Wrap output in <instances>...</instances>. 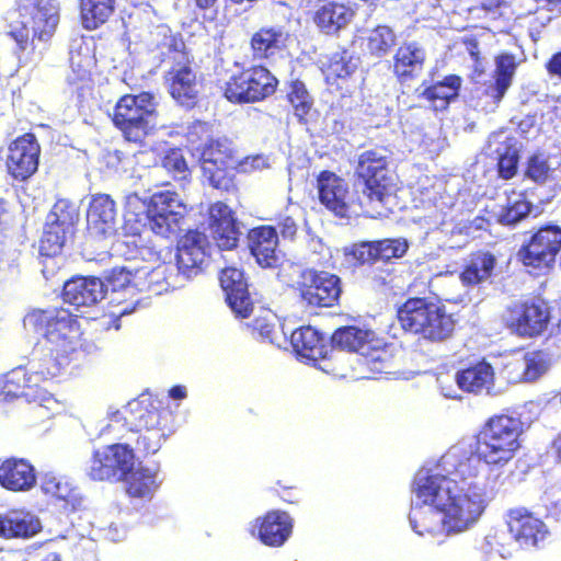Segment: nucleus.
Segmentation results:
<instances>
[{"instance_id":"nucleus-39","label":"nucleus","mask_w":561,"mask_h":561,"mask_svg":"<svg viewBox=\"0 0 561 561\" xmlns=\"http://www.w3.org/2000/svg\"><path fill=\"white\" fill-rule=\"evenodd\" d=\"M247 68L253 104L263 102L276 93L279 80L266 66L253 64Z\"/></svg>"},{"instance_id":"nucleus-15","label":"nucleus","mask_w":561,"mask_h":561,"mask_svg":"<svg viewBox=\"0 0 561 561\" xmlns=\"http://www.w3.org/2000/svg\"><path fill=\"white\" fill-rule=\"evenodd\" d=\"M135 461V451L128 444H111L93 451L88 476L93 481L119 482Z\"/></svg>"},{"instance_id":"nucleus-46","label":"nucleus","mask_w":561,"mask_h":561,"mask_svg":"<svg viewBox=\"0 0 561 561\" xmlns=\"http://www.w3.org/2000/svg\"><path fill=\"white\" fill-rule=\"evenodd\" d=\"M41 489L55 501L69 503L76 497L75 489L71 484L65 478L53 473H46L42 478Z\"/></svg>"},{"instance_id":"nucleus-24","label":"nucleus","mask_w":561,"mask_h":561,"mask_svg":"<svg viewBox=\"0 0 561 561\" xmlns=\"http://www.w3.org/2000/svg\"><path fill=\"white\" fill-rule=\"evenodd\" d=\"M209 242L207 236L197 230L190 229L179 241L176 252V268L184 277L197 275L208 256Z\"/></svg>"},{"instance_id":"nucleus-32","label":"nucleus","mask_w":561,"mask_h":561,"mask_svg":"<svg viewBox=\"0 0 561 561\" xmlns=\"http://www.w3.org/2000/svg\"><path fill=\"white\" fill-rule=\"evenodd\" d=\"M42 530L37 516L23 510H9L0 514V538L28 539Z\"/></svg>"},{"instance_id":"nucleus-8","label":"nucleus","mask_w":561,"mask_h":561,"mask_svg":"<svg viewBox=\"0 0 561 561\" xmlns=\"http://www.w3.org/2000/svg\"><path fill=\"white\" fill-rule=\"evenodd\" d=\"M158 116V103L153 93L142 91L122 95L113 107L111 119L125 141L144 146L146 139L157 129Z\"/></svg>"},{"instance_id":"nucleus-60","label":"nucleus","mask_w":561,"mask_h":561,"mask_svg":"<svg viewBox=\"0 0 561 561\" xmlns=\"http://www.w3.org/2000/svg\"><path fill=\"white\" fill-rule=\"evenodd\" d=\"M443 389L446 390V391H443V396L445 398L462 400L463 394H466V393L478 394L482 388L466 387V388H457V390H455L454 388H443Z\"/></svg>"},{"instance_id":"nucleus-58","label":"nucleus","mask_w":561,"mask_h":561,"mask_svg":"<svg viewBox=\"0 0 561 561\" xmlns=\"http://www.w3.org/2000/svg\"><path fill=\"white\" fill-rule=\"evenodd\" d=\"M465 44H466V47L468 49V53H469L471 59L476 64L474 72L478 73L479 76H481L484 72V70H483V68H480L482 58H481V53L479 49L478 41L476 38H469L465 42Z\"/></svg>"},{"instance_id":"nucleus-36","label":"nucleus","mask_w":561,"mask_h":561,"mask_svg":"<svg viewBox=\"0 0 561 561\" xmlns=\"http://www.w3.org/2000/svg\"><path fill=\"white\" fill-rule=\"evenodd\" d=\"M83 30L95 31L106 24L116 11V0H78Z\"/></svg>"},{"instance_id":"nucleus-57","label":"nucleus","mask_w":561,"mask_h":561,"mask_svg":"<svg viewBox=\"0 0 561 561\" xmlns=\"http://www.w3.org/2000/svg\"><path fill=\"white\" fill-rule=\"evenodd\" d=\"M277 228L280 231V234L284 239L293 240L298 231V227L295 222V220L289 217H283L277 221Z\"/></svg>"},{"instance_id":"nucleus-3","label":"nucleus","mask_w":561,"mask_h":561,"mask_svg":"<svg viewBox=\"0 0 561 561\" xmlns=\"http://www.w3.org/2000/svg\"><path fill=\"white\" fill-rule=\"evenodd\" d=\"M124 420L138 433L137 448L150 455L156 454L172 433L174 415L161 399L146 389L127 403Z\"/></svg>"},{"instance_id":"nucleus-10","label":"nucleus","mask_w":561,"mask_h":561,"mask_svg":"<svg viewBox=\"0 0 561 561\" xmlns=\"http://www.w3.org/2000/svg\"><path fill=\"white\" fill-rule=\"evenodd\" d=\"M79 222L78 207L67 198H59L53 205L39 239V254L55 257L61 254L68 242L75 238Z\"/></svg>"},{"instance_id":"nucleus-13","label":"nucleus","mask_w":561,"mask_h":561,"mask_svg":"<svg viewBox=\"0 0 561 561\" xmlns=\"http://www.w3.org/2000/svg\"><path fill=\"white\" fill-rule=\"evenodd\" d=\"M561 251V227L547 222L530 232L517 252L523 265L536 270H549Z\"/></svg>"},{"instance_id":"nucleus-50","label":"nucleus","mask_w":561,"mask_h":561,"mask_svg":"<svg viewBox=\"0 0 561 561\" xmlns=\"http://www.w3.org/2000/svg\"><path fill=\"white\" fill-rule=\"evenodd\" d=\"M163 168L174 176L186 178L190 173L186 160L178 148L170 149L162 159Z\"/></svg>"},{"instance_id":"nucleus-62","label":"nucleus","mask_w":561,"mask_h":561,"mask_svg":"<svg viewBox=\"0 0 561 561\" xmlns=\"http://www.w3.org/2000/svg\"><path fill=\"white\" fill-rule=\"evenodd\" d=\"M24 398L26 402H35L36 398H30L25 393H15L12 391H0V405H7L15 400Z\"/></svg>"},{"instance_id":"nucleus-45","label":"nucleus","mask_w":561,"mask_h":561,"mask_svg":"<svg viewBox=\"0 0 561 561\" xmlns=\"http://www.w3.org/2000/svg\"><path fill=\"white\" fill-rule=\"evenodd\" d=\"M396 45V34L386 25L373 28L366 37V47L371 56L382 57Z\"/></svg>"},{"instance_id":"nucleus-31","label":"nucleus","mask_w":561,"mask_h":561,"mask_svg":"<svg viewBox=\"0 0 561 561\" xmlns=\"http://www.w3.org/2000/svg\"><path fill=\"white\" fill-rule=\"evenodd\" d=\"M289 34L282 26H262L250 37V50L254 60H270L287 47Z\"/></svg>"},{"instance_id":"nucleus-63","label":"nucleus","mask_w":561,"mask_h":561,"mask_svg":"<svg viewBox=\"0 0 561 561\" xmlns=\"http://www.w3.org/2000/svg\"><path fill=\"white\" fill-rule=\"evenodd\" d=\"M10 210H9V202L2 197H0V231L4 229V227L9 222Z\"/></svg>"},{"instance_id":"nucleus-18","label":"nucleus","mask_w":561,"mask_h":561,"mask_svg":"<svg viewBox=\"0 0 561 561\" xmlns=\"http://www.w3.org/2000/svg\"><path fill=\"white\" fill-rule=\"evenodd\" d=\"M290 343L296 354L327 374L336 375L339 368L333 359L331 343L311 325L300 327L291 333Z\"/></svg>"},{"instance_id":"nucleus-40","label":"nucleus","mask_w":561,"mask_h":561,"mask_svg":"<svg viewBox=\"0 0 561 561\" xmlns=\"http://www.w3.org/2000/svg\"><path fill=\"white\" fill-rule=\"evenodd\" d=\"M496 260L488 251H476L471 253L469 261L460 273V280L466 286L478 285L491 276Z\"/></svg>"},{"instance_id":"nucleus-53","label":"nucleus","mask_w":561,"mask_h":561,"mask_svg":"<svg viewBox=\"0 0 561 561\" xmlns=\"http://www.w3.org/2000/svg\"><path fill=\"white\" fill-rule=\"evenodd\" d=\"M548 369L547 363L539 356H525V367L519 378L520 382H535Z\"/></svg>"},{"instance_id":"nucleus-27","label":"nucleus","mask_w":561,"mask_h":561,"mask_svg":"<svg viewBox=\"0 0 561 561\" xmlns=\"http://www.w3.org/2000/svg\"><path fill=\"white\" fill-rule=\"evenodd\" d=\"M425 61L426 51L420 43L403 42L393 55L392 73L400 84H407L422 73Z\"/></svg>"},{"instance_id":"nucleus-21","label":"nucleus","mask_w":561,"mask_h":561,"mask_svg":"<svg viewBox=\"0 0 561 561\" xmlns=\"http://www.w3.org/2000/svg\"><path fill=\"white\" fill-rule=\"evenodd\" d=\"M207 229L216 245L224 251L238 247L241 231L234 210L225 202L211 203L207 209Z\"/></svg>"},{"instance_id":"nucleus-41","label":"nucleus","mask_w":561,"mask_h":561,"mask_svg":"<svg viewBox=\"0 0 561 561\" xmlns=\"http://www.w3.org/2000/svg\"><path fill=\"white\" fill-rule=\"evenodd\" d=\"M247 66L232 71L221 87L222 96L232 104H253Z\"/></svg>"},{"instance_id":"nucleus-37","label":"nucleus","mask_w":561,"mask_h":561,"mask_svg":"<svg viewBox=\"0 0 561 561\" xmlns=\"http://www.w3.org/2000/svg\"><path fill=\"white\" fill-rule=\"evenodd\" d=\"M121 481L125 483V492L131 499L150 500L159 488L157 471L144 466L134 467Z\"/></svg>"},{"instance_id":"nucleus-34","label":"nucleus","mask_w":561,"mask_h":561,"mask_svg":"<svg viewBox=\"0 0 561 561\" xmlns=\"http://www.w3.org/2000/svg\"><path fill=\"white\" fill-rule=\"evenodd\" d=\"M462 79L458 75H447L442 80L426 85L420 98L427 101L432 110L445 111L451 101L459 96Z\"/></svg>"},{"instance_id":"nucleus-11","label":"nucleus","mask_w":561,"mask_h":561,"mask_svg":"<svg viewBox=\"0 0 561 561\" xmlns=\"http://www.w3.org/2000/svg\"><path fill=\"white\" fill-rule=\"evenodd\" d=\"M316 181L319 202L335 217L373 216L370 207L364 205L362 193L351 198L347 182L335 172L322 170Z\"/></svg>"},{"instance_id":"nucleus-2","label":"nucleus","mask_w":561,"mask_h":561,"mask_svg":"<svg viewBox=\"0 0 561 561\" xmlns=\"http://www.w3.org/2000/svg\"><path fill=\"white\" fill-rule=\"evenodd\" d=\"M25 321L44 339L49 357L55 362L54 370L46 367L30 371L26 366H18L2 375L3 386H38L47 381L69 364L80 346L79 318L66 308L34 309L25 316Z\"/></svg>"},{"instance_id":"nucleus-44","label":"nucleus","mask_w":561,"mask_h":561,"mask_svg":"<svg viewBox=\"0 0 561 561\" xmlns=\"http://www.w3.org/2000/svg\"><path fill=\"white\" fill-rule=\"evenodd\" d=\"M531 209L533 204L527 199L526 194L513 191L499 213L497 221L504 226H514L524 220Z\"/></svg>"},{"instance_id":"nucleus-14","label":"nucleus","mask_w":561,"mask_h":561,"mask_svg":"<svg viewBox=\"0 0 561 561\" xmlns=\"http://www.w3.org/2000/svg\"><path fill=\"white\" fill-rule=\"evenodd\" d=\"M185 215L186 206L175 191L153 193L146 203V216L151 230L164 238L181 229Z\"/></svg>"},{"instance_id":"nucleus-64","label":"nucleus","mask_w":561,"mask_h":561,"mask_svg":"<svg viewBox=\"0 0 561 561\" xmlns=\"http://www.w3.org/2000/svg\"><path fill=\"white\" fill-rule=\"evenodd\" d=\"M275 494L279 496L284 502L289 504H295L299 502L298 496V488L296 486V490L294 492L287 491V492H280L279 490H275Z\"/></svg>"},{"instance_id":"nucleus-49","label":"nucleus","mask_w":561,"mask_h":561,"mask_svg":"<svg viewBox=\"0 0 561 561\" xmlns=\"http://www.w3.org/2000/svg\"><path fill=\"white\" fill-rule=\"evenodd\" d=\"M519 154L515 149L506 148L503 153L499 156L496 169L499 178L503 180H511L517 174Z\"/></svg>"},{"instance_id":"nucleus-59","label":"nucleus","mask_w":561,"mask_h":561,"mask_svg":"<svg viewBox=\"0 0 561 561\" xmlns=\"http://www.w3.org/2000/svg\"><path fill=\"white\" fill-rule=\"evenodd\" d=\"M546 70L550 76L561 79V50L551 55L546 62Z\"/></svg>"},{"instance_id":"nucleus-6","label":"nucleus","mask_w":561,"mask_h":561,"mask_svg":"<svg viewBox=\"0 0 561 561\" xmlns=\"http://www.w3.org/2000/svg\"><path fill=\"white\" fill-rule=\"evenodd\" d=\"M523 431L519 417L505 413L490 416L476 435V456L490 466L506 465L520 448Z\"/></svg>"},{"instance_id":"nucleus-33","label":"nucleus","mask_w":561,"mask_h":561,"mask_svg":"<svg viewBox=\"0 0 561 561\" xmlns=\"http://www.w3.org/2000/svg\"><path fill=\"white\" fill-rule=\"evenodd\" d=\"M36 483L34 466L22 458H10L0 466V484L9 491L20 492L32 489Z\"/></svg>"},{"instance_id":"nucleus-51","label":"nucleus","mask_w":561,"mask_h":561,"mask_svg":"<svg viewBox=\"0 0 561 561\" xmlns=\"http://www.w3.org/2000/svg\"><path fill=\"white\" fill-rule=\"evenodd\" d=\"M550 168L548 161L540 154H533L528 158L525 174L537 183H543L549 176Z\"/></svg>"},{"instance_id":"nucleus-38","label":"nucleus","mask_w":561,"mask_h":561,"mask_svg":"<svg viewBox=\"0 0 561 561\" xmlns=\"http://www.w3.org/2000/svg\"><path fill=\"white\" fill-rule=\"evenodd\" d=\"M237 159H201L203 176L217 190L229 192L234 188Z\"/></svg>"},{"instance_id":"nucleus-12","label":"nucleus","mask_w":561,"mask_h":561,"mask_svg":"<svg viewBox=\"0 0 561 561\" xmlns=\"http://www.w3.org/2000/svg\"><path fill=\"white\" fill-rule=\"evenodd\" d=\"M294 288L305 307L333 308L340 304L342 280L336 274L309 267L300 272Z\"/></svg>"},{"instance_id":"nucleus-20","label":"nucleus","mask_w":561,"mask_h":561,"mask_svg":"<svg viewBox=\"0 0 561 561\" xmlns=\"http://www.w3.org/2000/svg\"><path fill=\"white\" fill-rule=\"evenodd\" d=\"M182 59L168 72V90L180 106L192 110L201 101L203 83L186 54H183Z\"/></svg>"},{"instance_id":"nucleus-28","label":"nucleus","mask_w":561,"mask_h":561,"mask_svg":"<svg viewBox=\"0 0 561 561\" xmlns=\"http://www.w3.org/2000/svg\"><path fill=\"white\" fill-rule=\"evenodd\" d=\"M219 280L232 311L241 318H248L253 311V301L243 273L236 267H226L221 271Z\"/></svg>"},{"instance_id":"nucleus-1","label":"nucleus","mask_w":561,"mask_h":561,"mask_svg":"<svg viewBox=\"0 0 561 561\" xmlns=\"http://www.w3.org/2000/svg\"><path fill=\"white\" fill-rule=\"evenodd\" d=\"M468 467V461H461L456 472L449 476L427 473L413 480L412 491L416 499L440 512L443 528L447 534L467 530L489 505L484 486L462 477Z\"/></svg>"},{"instance_id":"nucleus-25","label":"nucleus","mask_w":561,"mask_h":561,"mask_svg":"<svg viewBox=\"0 0 561 561\" xmlns=\"http://www.w3.org/2000/svg\"><path fill=\"white\" fill-rule=\"evenodd\" d=\"M117 207L108 194L91 196L87 209V230L96 238L106 239L116 232Z\"/></svg>"},{"instance_id":"nucleus-48","label":"nucleus","mask_w":561,"mask_h":561,"mask_svg":"<svg viewBox=\"0 0 561 561\" xmlns=\"http://www.w3.org/2000/svg\"><path fill=\"white\" fill-rule=\"evenodd\" d=\"M378 261L389 262L392 259H401L409 249L405 239H382L376 241Z\"/></svg>"},{"instance_id":"nucleus-56","label":"nucleus","mask_w":561,"mask_h":561,"mask_svg":"<svg viewBox=\"0 0 561 561\" xmlns=\"http://www.w3.org/2000/svg\"><path fill=\"white\" fill-rule=\"evenodd\" d=\"M199 11L203 22H214L218 16V0H190Z\"/></svg>"},{"instance_id":"nucleus-47","label":"nucleus","mask_w":561,"mask_h":561,"mask_svg":"<svg viewBox=\"0 0 561 561\" xmlns=\"http://www.w3.org/2000/svg\"><path fill=\"white\" fill-rule=\"evenodd\" d=\"M410 522L419 535L435 534L443 528L442 514L434 506L428 510L416 508L410 515Z\"/></svg>"},{"instance_id":"nucleus-22","label":"nucleus","mask_w":561,"mask_h":561,"mask_svg":"<svg viewBox=\"0 0 561 561\" xmlns=\"http://www.w3.org/2000/svg\"><path fill=\"white\" fill-rule=\"evenodd\" d=\"M505 523L511 537L524 548L537 547L549 533L545 522L523 506L507 510Z\"/></svg>"},{"instance_id":"nucleus-16","label":"nucleus","mask_w":561,"mask_h":561,"mask_svg":"<svg viewBox=\"0 0 561 561\" xmlns=\"http://www.w3.org/2000/svg\"><path fill=\"white\" fill-rule=\"evenodd\" d=\"M549 321V308L539 298L517 300L506 309V325L519 337L533 339L541 335Z\"/></svg>"},{"instance_id":"nucleus-5","label":"nucleus","mask_w":561,"mask_h":561,"mask_svg":"<svg viewBox=\"0 0 561 561\" xmlns=\"http://www.w3.org/2000/svg\"><path fill=\"white\" fill-rule=\"evenodd\" d=\"M354 176L360 185L365 206L373 211L383 206L398 188V175L390 150L376 146L358 153Z\"/></svg>"},{"instance_id":"nucleus-26","label":"nucleus","mask_w":561,"mask_h":561,"mask_svg":"<svg viewBox=\"0 0 561 561\" xmlns=\"http://www.w3.org/2000/svg\"><path fill=\"white\" fill-rule=\"evenodd\" d=\"M248 248L256 263L263 268L276 267L279 262L277 228L260 225L248 231Z\"/></svg>"},{"instance_id":"nucleus-61","label":"nucleus","mask_w":561,"mask_h":561,"mask_svg":"<svg viewBox=\"0 0 561 561\" xmlns=\"http://www.w3.org/2000/svg\"><path fill=\"white\" fill-rule=\"evenodd\" d=\"M110 282L113 286V290L124 288L130 283V273L125 271H119L117 274L114 272L110 277Z\"/></svg>"},{"instance_id":"nucleus-30","label":"nucleus","mask_w":561,"mask_h":561,"mask_svg":"<svg viewBox=\"0 0 561 561\" xmlns=\"http://www.w3.org/2000/svg\"><path fill=\"white\" fill-rule=\"evenodd\" d=\"M106 289L101 278L75 276L62 287V300L76 307H90L105 296Z\"/></svg>"},{"instance_id":"nucleus-43","label":"nucleus","mask_w":561,"mask_h":561,"mask_svg":"<svg viewBox=\"0 0 561 561\" xmlns=\"http://www.w3.org/2000/svg\"><path fill=\"white\" fill-rule=\"evenodd\" d=\"M494 368L484 358L459 369L455 375L457 386H491L494 382Z\"/></svg>"},{"instance_id":"nucleus-4","label":"nucleus","mask_w":561,"mask_h":561,"mask_svg":"<svg viewBox=\"0 0 561 561\" xmlns=\"http://www.w3.org/2000/svg\"><path fill=\"white\" fill-rule=\"evenodd\" d=\"M59 8L51 0H15L9 36L21 51L48 44L59 24Z\"/></svg>"},{"instance_id":"nucleus-19","label":"nucleus","mask_w":561,"mask_h":561,"mask_svg":"<svg viewBox=\"0 0 561 561\" xmlns=\"http://www.w3.org/2000/svg\"><path fill=\"white\" fill-rule=\"evenodd\" d=\"M358 59L345 47L329 54L321 65V72L332 93L346 96L355 89Z\"/></svg>"},{"instance_id":"nucleus-52","label":"nucleus","mask_w":561,"mask_h":561,"mask_svg":"<svg viewBox=\"0 0 561 561\" xmlns=\"http://www.w3.org/2000/svg\"><path fill=\"white\" fill-rule=\"evenodd\" d=\"M201 159H236V157L227 140L209 139L201 153Z\"/></svg>"},{"instance_id":"nucleus-7","label":"nucleus","mask_w":561,"mask_h":561,"mask_svg":"<svg viewBox=\"0 0 561 561\" xmlns=\"http://www.w3.org/2000/svg\"><path fill=\"white\" fill-rule=\"evenodd\" d=\"M398 320L405 332L438 343L451 337L456 321L440 301L426 297L408 298L398 309Z\"/></svg>"},{"instance_id":"nucleus-54","label":"nucleus","mask_w":561,"mask_h":561,"mask_svg":"<svg viewBox=\"0 0 561 561\" xmlns=\"http://www.w3.org/2000/svg\"><path fill=\"white\" fill-rule=\"evenodd\" d=\"M351 254L360 264H374L378 261L376 241L356 243L352 247Z\"/></svg>"},{"instance_id":"nucleus-42","label":"nucleus","mask_w":561,"mask_h":561,"mask_svg":"<svg viewBox=\"0 0 561 561\" xmlns=\"http://www.w3.org/2000/svg\"><path fill=\"white\" fill-rule=\"evenodd\" d=\"M286 99L291 105L297 121L304 125L308 124L313 108V99L308 92L306 84L299 79L291 80Z\"/></svg>"},{"instance_id":"nucleus-23","label":"nucleus","mask_w":561,"mask_h":561,"mask_svg":"<svg viewBox=\"0 0 561 561\" xmlns=\"http://www.w3.org/2000/svg\"><path fill=\"white\" fill-rule=\"evenodd\" d=\"M355 15V9L340 0H317L311 11L313 24L327 36H339L348 27Z\"/></svg>"},{"instance_id":"nucleus-55","label":"nucleus","mask_w":561,"mask_h":561,"mask_svg":"<svg viewBox=\"0 0 561 561\" xmlns=\"http://www.w3.org/2000/svg\"><path fill=\"white\" fill-rule=\"evenodd\" d=\"M251 334L263 341L273 342L275 335V324L266 318L257 317L249 324Z\"/></svg>"},{"instance_id":"nucleus-35","label":"nucleus","mask_w":561,"mask_h":561,"mask_svg":"<svg viewBox=\"0 0 561 561\" xmlns=\"http://www.w3.org/2000/svg\"><path fill=\"white\" fill-rule=\"evenodd\" d=\"M515 56L511 53H502L495 57V68L493 71V81L485 88L484 94L489 96L494 104H499L510 87L517 69Z\"/></svg>"},{"instance_id":"nucleus-29","label":"nucleus","mask_w":561,"mask_h":561,"mask_svg":"<svg viewBox=\"0 0 561 561\" xmlns=\"http://www.w3.org/2000/svg\"><path fill=\"white\" fill-rule=\"evenodd\" d=\"M253 526L261 542L268 547H280L293 533V518L287 512L272 510L257 517Z\"/></svg>"},{"instance_id":"nucleus-17","label":"nucleus","mask_w":561,"mask_h":561,"mask_svg":"<svg viewBox=\"0 0 561 561\" xmlns=\"http://www.w3.org/2000/svg\"><path fill=\"white\" fill-rule=\"evenodd\" d=\"M41 145L33 133H24L8 145L5 169L15 181L24 182L38 170Z\"/></svg>"},{"instance_id":"nucleus-9","label":"nucleus","mask_w":561,"mask_h":561,"mask_svg":"<svg viewBox=\"0 0 561 561\" xmlns=\"http://www.w3.org/2000/svg\"><path fill=\"white\" fill-rule=\"evenodd\" d=\"M330 343L331 350L356 353L363 357L362 365L369 374L359 379L378 380L379 375L388 373L391 355L387 345L373 330L358 325H342L333 331Z\"/></svg>"}]
</instances>
